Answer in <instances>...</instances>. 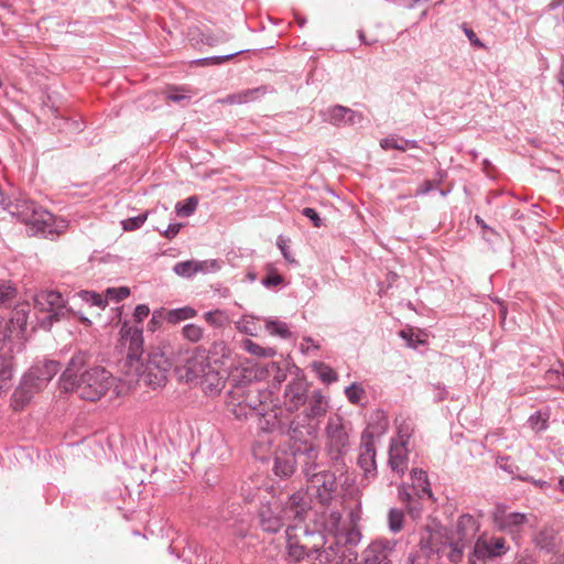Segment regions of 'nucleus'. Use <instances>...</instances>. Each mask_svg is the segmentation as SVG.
I'll list each match as a JSON object with an SVG mask.
<instances>
[{
	"instance_id": "09e8293b",
	"label": "nucleus",
	"mask_w": 564,
	"mask_h": 564,
	"mask_svg": "<svg viewBox=\"0 0 564 564\" xmlns=\"http://www.w3.org/2000/svg\"><path fill=\"white\" fill-rule=\"evenodd\" d=\"M163 319H165V315L163 314V312L154 311L149 322V329L151 332H155V329L161 326Z\"/></svg>"
},
{
	"instance_id": "f03ea898",
	"label": "nucleus",
	"mask_w": 564,
	"mask_h": 564,
	"mask_svg": "<svg viewBox=\"0 0 564 564\" xmlns=\"http://www.w3.org/2000/svg\"><path fill=\"white\" fill-rule=\"evenodd\" d=\"M86 362L87 354L74 355L62 375V387L65 391H74L83 400L97 401L115 386L116 378L99 366L80 372Z\"/></svg>"
},
{
	"instance_id": "603ef678",
	"label": "nucleus",
	"mask_w": 564,
	"mask_h": 564,
	"mask_svg": "<svg viewBox=\"0 0 564 564\" xmlns=\"http://www.w3.org/2000/svg\"><path fill=\"white\" fill-rule=\"evenodd\" d=\"M436 186H437V184L435 183V181H424L421 184V186L416 189V195H419V196L425 195V194L430 193L431 191H433Z\"/></svg>"
},
{
	"instance_id": "dca6fc26",
	"label": "nucleus",
	"mask_w": 564,
	"mask_h": 564,
	"mask_svg": "<svg viewBox=\"0 0 564 564\" xmlns=\"http://www.w3.org/2000/svg\"><path fill=\"white\" fill-rule=\"evenodd\" d=\"M308 383L304 378H295L286 384L283 403L289 412L297 411L308 400Z\"/></svg>"
},
{
	"instance_id": "f8f14e48",
	"label": "nucleus",
	"mask_w": 564,
	"mask_h": 564,
	"mask_svg": "<svg viewBox=\"0 0 564 564\" xmlns=\"http://www.w3.org/2000/svg\"><path fill=\"white\" fill-rule=\"evenodd\" d=\"M301 524L302 523L299 522L290 524L285 532L289 556L295 561L310 556L312 552H318L319 545L324 543V536L321 533L316 535L318 542L314 543L312 546L303 542L301 538L306 540L310 535L314 536L315 534L311 533L306 527Z\"/></svg>"
},
{
	"instance_id": "bb28decb",
	"label": "nucleus",
	"mask_w": 564,
	"mask_h": 564,
	"mask_svg": "<svg viewBox=\"0 0 564 564\" xmlns=\"http://www.w3.org/2000/svg\"><path fill=\"white\" fill-rule=\"evenodd\" d=\"M312 368L318 379L326 384L336 382L338 380V376L335 370L325 362L315 361L312 364Z\"/></svg>"
},
{
	"instance_id": "1a4fd4ad",
	"label": "nucleus",
	"mask_w": 564,
	"mask_h": 564,
	"mask_svg": "<svg viewBox=\"0 0 564 564\" xmlns=\"http://www.w3.org/2000/svg\"><path fill=\"white\" fill-rule=\"evenodd\" d=\"M494 525L512 539H518L525 529L536 527V517L532 513L509 511L506 506L498 505L491 514Z\"/></svg>"
},
{
	"instance_id": "e433bc0d",
	"label": "nucleus",
	"mask_w": 564,
	"mask_h": 564,
	"mask_svg": "<svg viewBox=\"0 0 564 564\" xmlns=\"http://www.w3.org/2000/svg\"><path fill=\"white\" fill-rule=\"evenodd\" d=\"M182 335L185 339H187L192 343H197L203 338L204 329H203V327L191 323V324H186L182 328Z\"/></svg>"
},
{
	"instance_id": "e2e57ef3",
	"label": "nucleus",
	"mask_w": 564,
	"mask_h": 564,
	"mask_svg": "<svg viewBox=\"0 0 564 564\" xmlns=\"http://www.w3.org/2000/svg\"><path fill=\"white\" fill-rule=\"evenodd\" d=\"M187 97L185 95H182V94H177V93H170L167 95V99L171 100V101H174V102H180L184 99H186Z\"/></svg>"
},
{
	"instance_id": "13d9d810",
	"label": "nucleus",
	"mask_w": 564,
	"mask_h": 564,
	"mask_svg": "<svg viewBox=\"0 0 564 564\" xmlns=\"http://www.w3.org/2000/svg\"><path fill=\"white\" fill-rule=\"evenodd\" d=\"M90 303L98 307H105L108 301L107 297L104 299L100 294L96 293V299H93Z\"/></svg>"
},
{
	"instance_id": "9d476101",
	"label": "nucleus",
	"mask_w": 564,
	"mask_h": 564,
	"mask_svg": "<svg viewBox=\"0 0 564 564\" xmlns=\"http://www.w3.org/2000/svg\"><path fill=\"white\" fill-rule=\"evenodd\" d=\"M33 302L35 308L40 312L47 313V316L42 321V326L46 329H48L54 322L76 314L70 307L66 306L65 299L57 291L42 290L34 294Z\"/></svg>"
},
{
	"instance_id": "864d4df0",
	"label": "nucleus",
	"mask_w": 564,
	"mask_h": 564,
	"mask_svg": "<svg viewBox=\"0 0 564 564\" xmlns=\"http://www.w3.org/2000/svg\"><path fill=\"white\" fill-rule=\"evenodd\" d=\"M228 40H229V36L225 32H221V34H219L217 36H212V35L206 36L205 40H203V42H205L208 45H215L219 42H225Z\"/></svg>"
},
{
	"instance_id": "49530a36",
	"label": "nucleus",
	"mask_w": 564,
	"mask_h": 564,
	"mask_svg": "<svg viewBox=\"0 0 564 564\" xmlns=\"http://www.w3.org/2000/svg\"><path fill=\"white\" fill-rule=\"evenodd\" d=\"M414 496H416V495L415 494L413 495L405 484H402L399 486L398 497H399V500L405 505V507L414 501V498H415Z\"/></svg>"
},
{
	"instance_id": "bf43d9fd",
	"label": "nucleus",
	"mask_w": 564,
	"mask_h": 564,
	"mask_svg": "<svg viewBox=\"0 0 564 564\" xmlns=\"http://www.w3.org/2000/svg\"><path fill=\"white\" fill-rule=\"evenodd\" d=\"M218 313H219V311H216V312H207V313H205L204 317H205V319H206L209 324H212V325H218L219 323H218V321H217V319H216V317H215V316H216V314H218Z\"/></svg>"
},
{
	"instance_id": "de8ad7c7",
	"label": "nucleus",
	"mask_w": 564,
	"mask_h": 564,
	"mask_svg": "<svg viewBox=\"0 0 564 564\" xmlns=\"http://www.w3.org/2000/svg\"><path fill=\"white\" fill-rule=\"evenodd\" d=\"M302 214L313 223L314 227L321 228L324 225L322 218L314 208L305 207L302 210Z\"/></svg>"
},
{
	"instance_id": "6e6552de",
	"label": "nucleus",
	"mask_w": 564,
	"mask_h": 564,
	"mask_svg": "<svg viewBox=\"0 0 564 564\" xmlns=\"http://www.w3.org/2000/svg\"><path fill=\"white\" fill-rule=\"evenodd\" d=\"M58 371L59 364L54 360H47L43 365L31 368L23 376L20 386L14 392L15 400L22 403L29 402L33 394L42 390Z\"/></svg>"
},
{
	"instance_id": "c85d7f7f",
	"label": "nucleus",
	"mask_w": 564,
	"mask_h": 564,
	"mask_svg": "<svg viewBox=\"0 0 564 564\" xmlns=\"http://www.w3.org/2000/svg\"><path fill=\"white\" fill-rule=\"evenodd\" d=\"M380 147L383 150L394 149L404 152L408 148H417V142L415 140L386 138L380 141Z\"/></svg>"
},
{
	"instance_id": "052dcab7",
	"label": "nucleus",
	"mask_w": 564,
	"mask_h": 564,
	"mask_svg": "<svg viewBox=\"0 0 564 564\" xmlns=\"http://www.w3.org/2000/svg\"><path fill=\"white\" fill-rule=\"evenodd\" d=\"M464 32L467 35V37L470 40L471 43L481 45L480 41L478 40V37L476 36V34L473 30L465 28Z\"/></svg>"
},
{
	"instance_id": "4468645a",
	"label": "nucleus",
	"mask_w": 564,
	"mask_h": 564,
	"mask_svg": "<svg viewBox=\"0 0 564 564\" xmlns=\"http://www.w3.org/2000/svg\"><path fill=\"white\" fill-rule=\"evenodd\" d=\"M447 538L448 530L446 528H427L421 533L419 545L421 551L425 552L426 555L431 553H436L441 556L446 557V553L449 551Z\"/></svg>"
},
{
	"instance_id": "ea45409f",
	"label": "nucleus",
	"mask_w": 564,
	"mask_h": 564,
	"mask_svg": "<svg viewBox=\"0 0 564 564\" xmlns=\"http://www.w3.org/2000/svg\"><path fill=\"white\" fill-rule=\"evenodd\" d=\"M173 270L177 275L184 278H191L196 274L194 260L177 262Z\"/></svg>"
},
{
	"instance_id": "4be33fe9",
	"label": "nucleus",
	"mask_w": 564,
	"mask_h": 564,
	"mask_svg": "<svg viewBox=\"0 0 564 564\" xmlns=\"http://www.w3.org/2000/svg\"><path fill=\"white\" fill-rule=\"evenodd\" d=\"M197 384L202 387L205 393L217 394L225 386V377L210 366Z\"/></svg>"
},
{
	"instance_id": "39448f33",
	"label": "nucleus",
	"mask_w": 564,
	"mask_h": 564,
	"mask_svg": "<svg viewBox=\"0 0 564 564\" xmlns=\"http://www.w3.org/2000/svg\"><path fill=\"white\" fill-rule=\"evenodd\" d=\"M310 509L307 495L296 491L288 498L282 510L279 506L273 508L271 502L263 503L259 510L260 525L262 530L275 533L284 525V519L302 523Z\"/></svg>"
},
{
	"instance_id": "c9c22d12",
	"label": "nucleus",
	"mask_w": 564,
	"mask_h": 564,
	"mask_svg": "<svg viewBox=\"0 0 564 564\" xmlns=\"http://www.w3.org/2000/svg\"><path fill=\"white\" fill-rule=\"evenodd\" d=\"M404 514L402 510L392 508L388 514L389 529L393 533H398L403 528Z\"/></svg>"
},
{
	"instance_id": "79ce46f5",
	"label": "nucleus",
	"mask_w": 564,
	"mask_h": 564,
	"mask_svg": "<svg viewBox=\"0 0 564 564\" xmlns=\"http://www.w3.org/2000/svg\"><path fill=\"white\" fill-rule=\"evenodd\" d=\"M130 295V289L127 286L109 288L106 290L107 301L120 302Z\"/></svg>"
},
{
	"instance_id": "6ab92c4d",
	"label": "nucleus",
	"mask_w": 564,
	"mask_h": 564,
	"mask_svg": "<svg viewBox=\"0 0 564 564\" xmlns=\"http://www.w3.org/2000/svg\"><path fill=\"white\" fill-rule=\"evenodd\" d=\"M289 434H290V437L293 442L292 444V451L294 452V444H295V441H297V443L300 442H303L301 440V435L303 434L302 431H300V424L295 421H292L291 424H290V427H289ZM304 442H308L307 440H305ZM297 463L300 464L296 458H295V455L293 454V457H275L274 459V465H273V471L276 476L279 477H289L293 474L294 471V464Z\"/></svg>"
},
{
	"instance_id": "412c9836",
	"label": "nucleus",
	"mask_w": 564,
	"mask_h": 564,
	"mask_svg": "<svg viewBox=\"0 0 564 564\" xmlns=\"http://www.w3.org/2000/svg\"><path fill=\"white\" fill-rule=\"evenodd\" d=\"M323 117L325 121L334 126H341L347 123L354 124L356 119H358V121L361 119L360 113H357L352 109L339 105L325 110L323 112Z\"/></svg>"
},
{
	"instance_id": "ddd939ff",
	"label": "nucleus",
	"mask_w": 564,
	"mask_h": 564,
	"mask_svg": "<svg viewBox=\"0 0 564 564\" xmlns=\"http://www.w3.org/2000/svg\"><path fill=\"white\" fill-rule=\"evenodd\" d=\"M507 551L508 546L503 538L479 535L475 541L473 551L468 554V564H477L478 561L501 556Z\"/></svg>"
},
{
	"instance_id": "72a5a7b5",
	"label": "nucleus",
	"mask_w": 564,
	"mask_h": 564,
	"mask_svg": "<svg viewBox=\"0 0 564 564\" xmlns=\"http://www.w3.org/2000/svg\"><path fill=\"white\" fill-rule=\"evenodd\" d=\"M414 432V425L411 420H402L398 424V436L393 438V442H403L409 444V441Z\"/></svg>"
},
{
	"instance_id": "2eb2a0df",
	"label": "nucleus",
	"mask_w": 564,
	"mask_h": 564,
	"mask_svg": "<svg viewBox=\"0 0 564 564\" xmlns=\"http://www.w3.org/2000/svg\"><path fill=\"white\" fill-rule=\"evenodd\" d=\"M210 366L208 357L205 354L192 352V355L185 359V364L177 367V372L181 379L188 383L197 384Z\"/></svg>"
},
{
	"instance_id": "6e6d98bb",
	"label": "nucleus",
	"mask_w": 564,
	"mask_h": 564,
	"mask_svg": "<svg viewBox=\"0 0 564 564\" xmlns=\"http://www.w3.org/2000/svg\"><path fill=\"white\" fill-rule=\"evenodd\" d=\"M409 513L412 517H419L422 510V507L417 502V500L414 498V501L406 506Z\"/></svg>"
},
{
	"instance_id": "8fccbe9b",
	"label": "nucleus",
	"mask_w": 564,
	"mask_h": 564,
	"mask_svg": "<svg viewBox=\"0 0 564 564\" xmlns=\"http://www.w3.org/2000/svg\"><path fill=\"white\" fill-rule=\"evenodd\" d=\"M150 314V308L145 304H139L134 308L133 317L135 322L141 323Z\"/></svg>"
},
{
	"instance_id": "69168bd1",
	"label": "nucleus",
	"mask_w": 564,
	"mask_h": 564,
	"mask_svg": "<svg viewBox=\"0 0 564 564\" xmlns=\"http://www.w3.org/2000/svg\"><path fill=\"white\" fill-rule=\"evenodd\" d=\"M240 330L247 333V334H250V335H253L252 333V329L251 327L249 326V323H247L246 325H242V326H238Z\"/></svg>"
},
{
	"instance_id": "a878e982",
	"label": "nucleus",
	"mask_w": 564,
	"mask_h": 564,
	"mask_svg": "<svg viewBox=\"0 0 564 564\" xmlns=\"http://www.w3.org/2000/svg\"><path fill=\"white\" fill-rule=\"evenodd\" d=\"M259 93L260 88L246 89L239 93L227 95L226 97L219 99L218 102L226 105H242L254 100Z\"/></svg>"
},
{
	"instance_id": "9b49d317",
	"label": "nucleus",
	"mask_w": 564,
	"mask_h": 564,
	"mask_svg": "<svg viewBox=\"0 0 564 564\" xmlns=\"http://www.w3.org/2000/svg\"><path fill=\"white\" fill-rule=\"evenodd\" d=\"M378 426L375 427L373 425L368 424L367 429L361 434L357 464L362 469L366 477H375L377 474L373 437L375 435L383 434L388 426V422L382 414H378Z\"/></svg>"
},
{
	"instance_id": "0e129e2a",
	"label": "nucleus",
	"mask_w": 564,
	"mask_h": 564,
	"mask_svg": "<svg viewBox=\"0 0 564 564\" xmlns=\"http://www.w3.org/2000/svg\"><path fill=\"white\" fill-rule=\"evenodd\" d=\"M358 37L366 45H371L376 42V41H367L362 30L358 31Z\"/></svg>"
},
{
	"instance_id": "58836bf2",
	"label": "nucleus",
	"mask_w": 564,
	"mask_h": 564,
	"mask_svg": "<svg viewBox=\"0 0 564 564\" xmlns=\"http://www.w3.org/2000/svg\"><path fill=\"white\" fill-rule=\"evenodd\" d=\"M243 52H246V50H240V51H237V52H234V53H230L227 55H221V56H212V57L199 58L196 61V63L199 65H220Z\"/></svg>"
},
{
	"instance_id": "c756f323",
	"label": "nucleus",
	"mask_w": 564,
	"mask_h": 564,
	"mask_svg": "<svg viewBox=\"0 0 564 564\" xmlns=\"http://www.w3.org/2000/svg\"><path fill=\"white\" fill-rule=\"evenodd\" d=\"M242 347L249 354L262 357V358H270L274 357L276 355V350L272 347H262L258 345L257 343L252 341L251 339H246L242 341Z\"/></svg>"
},
{
	"instance_id": "aec40b11",
	"label": "nucleus",
	"mask_w": 564,
	"mask_h": 564,
	"mask_svg": "<svg viewBox=\"0 0 564 564\" xmlns=\"http://www.w3.org/2000/svg\"><path fill=\"white\" fill-rule=\"evenodd\" d=\"M409 463V449L408 444L403 442L391 441L389 448V460L388 464L391 470L399 476L404 475L408 469Z\"/></svg>"
},
{
	"instance_id": "b1692460",
	"label": "nucleus",
	"mask_w": 564,
	"mask_h": 564,
	"mask_svg": "<svg viewBox=\"0 0 564 564\" xmlns=\"http://www.w3.org/2000/svg\"><path fill=\"white\" fill-rule=\"evenodd\" d=\"M412 489L419 498L423 496L432 497L427 474L420 468L411 470Z\"/></svg>"
},
{
	"instance_id": "f704fd0d",
	"label": "nucleus",
	"mask_w": 564,
	"mask_h": 564,
	"mask_svg": "<svg viewBox=\"0 0 564 564\" xmlns=\"http://www.w3.org/2000/svg\"><path fill=\"white\" fill-rule=\"evenodd\" d=\"M198 206V199L196 196H191L184 202L176 204L175 209L178 216L187 217L191 216Z\"/></svg>"
},
{
	"instance_id": "3c124183",
	"label": "nucleus",
	"mask_w": 564,
	"mask_h": 564,
	"mask_svg": "<svg viewBox=\"0 0 564 564\" xmlns=\"http://www.w3.org/2000/svg\"><path fill=\"white\" fill-rule=\"evenodd\" d=\"M283 282V278L278 273L269 274L265 279H263L262 283L267 288H272L281 284Z\"/></svg>"
},
{
	"instance_id": "4c0bfd02",
	"label": "nucleus",
	"mask_w": 564,
	"mask_h": 564,
	"mask_svg": "<svg viewBox=\"0 0 564 564\" xmlns=\"http://www.w3.org/2000/svg\"><path fill=\"white\" fill-rule=\"evenodd\" d=\"M231 413L239 420L247 419L251 413L256 412V404H242V402H238L237 404L229 403Z\"/></svg>"
},
{
	"instance_id": "4d7b16f0",
	"label": "nucleus",
	"mask_w": 564,
	"mask_h": 564,
	"mask_svg": "<svg viewBox=\"0 0 564 564\" xmlns=\"http://www.w3.org/2000/svg\"><path fill=\"white\" fill-rule=\"evenodd\" d=\"M78 296L87 302V303H90L93 299H96V292H90V291H80L78 293Z\"/></svg>"
},
{
	"instance_id": "f3484780",
	"label": "nucleus",
	"mask_w": 564,
	"mask_h": 564,
	"mask_svg": "<svg viewBox=\"0 0 564 564\" xmlns=\"http://www.w3.org/2000/svg\"><path fill=\"white\" fill-rule=\"evenodd\" d=\"M395 541L376 540L362 553L364 564H392L391 555L394 553Z\"/></svg>"
},
{
	"instance_id": "2f4dec72",
	"label": "nucleus",
	"mask_w": 564,
	"mask_h": 564,
	"mask_svg": "<svg viewBox=\"0 0 564 564\" xmlns=\"http://www.w3.org/2000/svg\"><path fill=\"white\" fill-rule=\"evenodd\" d=\"M265 329L272 336H279L281 338H289L291 336V332L286 325V323L274 319L265 321Z\"/></svg>"
},
{
	"instance_id": "0eeeda50",
	"label": "nucleus",
	"mask_w": 564,
	"mask_h": 564,
	"mask_svg": "<svg viewBox=\"0 0 564 564\" xmlns=\"http://www.w3.org/2000/svg\"><path fill=\"white\" fill-rule=\"evenodd\" d=\"M480 524L470 514H462L454 530H448L447 543L449 551L446 558L452 563H459L464 557V550L469 546L479 531Z\"/></svg>"
},
{
	"instance_id": "5fc2aeb1",
	"label": "nucleus",
	"mask_w": 564,
	"mask_h": 564,
	"mask_svg": "<svg viewBox=\"0 0 564 564\" xmlns=\"http://www.w3.org/2000/svg\"><path fill=\"white\" fill-rule=\"evenodd\" d=\"M181 229V224H171L164 231H161V234L167 238L172 239L174 238Z\"/></svg>"
},
{
	"instance_id": "a19ab883",
	"label": "nucleus",
	"mask_w": 564,
	"mask_h": 564,
	"mask_svg": "<svg viewBox=\"0 0 564 564\" xmlns=\"http://www.w3.org/2000/svg\"><path fill=\"white\" fill-rule=\"evenodd\" d=\"M148 213L140 214L135 217H130L121 221L122 228L126 231H132L143 226L148 218Z\"/></svg>"
},
{
	"instance_id": "774afa93",
	"label": "nucleus",
	"mask_w": 564,
	"mask_h": 564,
	"mask_svg": "<svg viewBox=\"0 0 564 564\" xmlns=\"http://www.w3.org/2000/svg\"><path fill=\"white\" fill-rule=\"evenodd\" d=\"M557 488L560 491H562L564 494V476L558 478Z\"/></svg>"
},
{
	"instance_id": "393cba45",
	"label": "nucleus",
	"mask_w": 564,
	"mask_h": 564,
	"mask_svg": "<svg viewBox=\"0 0 564 564\" xmlns=\"http://www.w3.org/2000/svg\"><path fill=\"white\" fill-rule=\"evenodd\" d=\"M338 545L351 549L357 546L361 541V533L356 527L344 528L335 536Z\"/></svg>"
},
{
	"instance_id": "338daca9",
	"label": "nucleus",
	"mask_w": 564,
	"mask_h": 564,
	"mask_svg": "<svg viewBox=\"0 0 564 564\" xmlns=\"http://www.w3.org/2000/svg\"><path fill=\"white\" fill-rule=\"evenodd\" d=\"M278 245H279V247H280V249H281V251H282L283 257H284L286 260H290V258H289V251H288V248H286L284 245H282L281 242H279Z\"/></svg>"
},
{
	"instance_id": "a211bd4d",
	"label": "nucleus",
	"mask_w": 564,
	"mask_h": 564,
	"mask_svg": "<svg viewBox=\"0 0 564 564\" xmlns=\"http://www.w3.org/2000/svg\"><path fill=\"white\" fill-rule=\"evenodd\" d=\"M308 405L305 410V420L307 421V426H303L305 429L306 434L312 435L315 432V427L311 425L312 421L319 420L325 416L328 410V400L322 393L321 390H315L312 392L311 397L307 400ZM296 422V420H294ZM299 424H301L297 421ZM302 425H300V430Z\"/></svg>"
},
{
	"instance_id": "5701e85b",
	"label": "nucleus",
	"mask_w": 564,
	"mask_h": 564,
	"mask_svg": "<svg viewBox=\"0 0 564 564\" xmlns=\"http://www.w3.org/2000/svg\"><path fill=\"white\" fill-rule=\"evenodd\" d=\"M329 446L338 454L348 446V434L340 423L330 422L326 429Z\"/></svg>"
},
{
	"instance_id": "423d86ee",
	"label": "nucleus",
	"mask_w": 564,
	"mask_h": 564,
	"mask_svg": "<svg viewBox=\"0 0 564 564\" xmlns=\"http://www.w3.org/2000/svg\"><path fill=\"white\" fill-rule=\"evenodd\" d=\"M26 328V316L20 312L9 321H0V392L9 388L13 373V340L21 338Z\"/></svg>"
},
{
	"instance_id": "f257e3e1",
	"label": "nucleus",
	"mask_w": 564,
	"mask_h": 564,
	"mask_svg": "<svg viewBox=\"0 0 564 564\" xmlns=\"http://www.w3.org/2000/svg\"><path fill=\"white\" fill-rule=\"evenodd\" d=\"M120 346L127 350V364L140 380L153 388L165 384L172 364L163 352L151 354L145 366L141 362L143 332L140 327L123 323L120 329Z\"/></svg>"
},
{
	"instance_id": "a18cd8bd",
	"label": "nucleus",
	"mask_w": 564,
	"mask_h": 564,
	"mask_svg": "<svg viewBox=\"0 0 564 564\" xmlns=\"http://www.w3.org/2000/svg\"><path fill=\"white\" fill-rule=\"evenodd\" d=\"M530 426L535 431H543L547 429V417L541 412H535L529 417Z\"/></svg>"
},
{
	"instance_id": "37998d69",
	"label": "nucleus",
	"mask_w": 564,
	"mask_h": 564,
	"mask_svg": "<svg viewBox=\"0 0 564 564\" xmlns=\"http://www.w3.org/2000/svg\"><path fill=\"white\" fill-rule=\"evenodd\" d=\"M194 264L196 268V273H209L216 272L220 269V264L217 260H205V261H195Z\"/></svg>"
},
{
	"instance_id": "cd10ccee",
	"label": "nucleus",
	"mask_w": 564,
	"mask_h": 564,
	"mask_svg": "<svg viewBox=\"0 0 564 564\" xmlns=\"http://www.w3.org/2000/svg\"><path fill=\"white\" fill-rule=\"evenodd\" d=\"M197 314L196 310L191 306H184L166 312L165 319L170 324H177L182 321L195 317Z\"/></svg>"
},
{
	"instance_id": "7ed1b4c3",
	"label": "nucleus",
	"mask_w": 564,
	"mask_h": 564,
	"mask_svg": "<svg viewBox=\"0 0 564 564\" xmlns=\"http://www.w3.org/2000/svg\"><path fill=\"white\" fill-rule=\"evenodd\" d=\"M318 454V447L313 442L297 443V441H295L294 455L296 460L302 465L308 488L315 490L316 498L322 505H327L333 499L337 482L334 473L318 470L316 463Z\"/></svg>"
},
{
	"instance_id": "473e14b6",
	"label": "nucleus",
	"mask_w": 564,
	"mask_h": 564,
	"mask_svg": "<svg viewBox=\"0 0 564 564\" xmlns=\"http://www.w3.org/2000/svg\"><path fill=\"white\" fill-rule=\"evenodd\" d=\"M324 517H326L324 529L327 533L333 534L334 538L337 533H339L341 530L339 529L341 514L338 511H329L328 513H325Z\"/></svg>"
},
{
	"instance_id": "7c9ffc66",
	"label": "nucleus",
	"mask_w": 564,
	"mask_h": 564,
	"mask_svg": "<svg viewBox=\"0 0 564 564\" xmlns=\"http://www.w3.org/2000/svg\"><path fill=\"white\" fill-rule=\"evenodd\" d=\"M17 294L18 291L10 281L0 280V305L10 306Z\"/></svg>"
},
{
	"instance_id": "680f3d73",
	"label": "nucleus",
	"mask_w": 564,
	"mask_h": 564,
	"mask_svg": "<svg viewBox=\"0 0 564 564\" xmlns=\"http://www.w3.org/2000/svg\"><path fill=\"white\" fill-rule=\"evenodd\" d=\"M521 479L531 481L532 484H534L535 486H538L540 488H547L550 486L549 482L545 480H535V479L529 478V477H521Z\"/></svg>"
},
{
	"instance_id": "c03bdc74",
	"label": "nucleus",
	"mask_w": 564,
	"mask_h": 564,
	"mask_svg": "<svg viewBox=\"0 0 564 564\" xmlns=\"http://www.w3.org/2000/svg\"><path fill=\"white\" fill-rule=\"evenodd\" d=\"M364 393V389L357 383H351L345 390L347 399L354 404H358L361 401Z\"/></svg>"
},
{
	"instance_id": "20e7f679",
	"label": "nucleus",
	"mask_w": 564,
	"mask_h": 564,
	"mask_svg": "<svg viewBox=\"0 0 564 564\" xmlns=\"http://www.w3.org/2000/svg\"><path fill=\"white\" fill-rule=\"evenodd\" d=\"M10 213L25 224L30 236L54 237L67 227L63 219L57 220L53 214L26 198L17 199Z\"/></svg>"
}]
</instances>
